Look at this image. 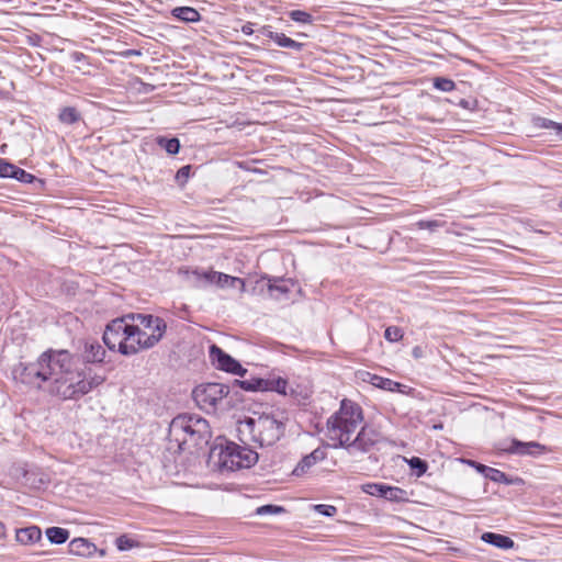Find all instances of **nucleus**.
Masks as SVG:
<instances>
[{
	"mask_svg": "<svg viewBox=\"0 0 562 562\" xmlns=\"http://www.w3.org/2000/svg\"><path fill=\"white\" fill-rule=\"evenodd\" d=\"M258 453L247 446L233 441L217 445L211 451V459H216L217 467L224 471L249 469L258 462Z\"/></svg>",
	"mask_w": 562,
	"mask_h": 562,
	"instance_id": "nucleus-5",
	"label": "nucleus"
},
{
	"mask_svg": "<svg viewBox=\"0 0 562 562\" xmlns=\"http://www.w3.org/2000/svg\"><path fill=\"white\" fill-rule=\"evenodd\" d=\"M268 391H274L279 394L286 395L288 381L283 378H269Z\"/></svg>",
	"mask_w": 562,
	"mask_h": 562,
	"instance_id": "nucleus-32",
	"label": "nucleus"
},
{
	"mask_svg": "<svg viewBox=\"0 0 562 562\" xmlns=\"http://www.w3.org/2000/svg\"><path fill=\"white\" fill-rule=\"evenodd\" d=\"M434 86L441 91H451L454 88V82L447 78L437 77L434 79Z\"/></svg>",
	"mask_w": 562,
	"mask_h": 562,
	"instance_id": "nucleus-37",
	"label": "nucleus"
},
{
	"mask_svg": "<svg viewBox=\"0 0 562 562\" xmlns=\"http://www.w3.org/2000/svg\"><path fill=\"white\" fill-rule=\"evenodd\" d=\"M169 436L179 447L187 443L199 446L209 441L211 430L206 419L198 415L182 414L171 420Z\"/></svg>",
	"mask_w": 562,
	"mask_h": 562,
	"instance_id": "nucleus-4",
	"label": "nucleus"
},
{
	"mask_svg": "<svg viewBox=\"0 0 562 562\" xmlns=\"http://www.w3.org/2000/svg\"><path fill=\"white\" fill-rule=\"evenodd\" d=\"M560 206L562 207V200L560 201Z\"/></svg>",
	"mask_w": 562,
	"mask_h": 562,
	"instance_id": "nucleus-46",
	"label": "nucleus"
},
{
	"mask_svg": "<svg viewBox=\"0 0 562 562\" xmlns=\"http://www.w3.org/2000/svg\"><path fill=\"white\" fill-rule=\"evenodd\" d=\"M55 350H47L43 352L36 362L32 363H19L13 370L12 374L16 381L24 384H34L38 387H45L49 382L53 366V355Z\"/></svg>",
	"mask_w": 562,
	"mask_h": 562,
	"instance_id": "nucleus-7",
	"label": "nucleus"
},
{
	"mask_svg": "<svg viewBox=\"0 0 562 562\" xmlns=\"http://www.w3.org/2000/svg\"><path fill=\"white\" fill-rule=\"evenodd\" d=\"M16 167L18 166L7 161L5 159L0 158V177L13 179Z\"/></svg>",
	"mask_w": 562,
	"mask_h": 562,
	"instance_id": "nucleus-35",
	"label": "nucleus"
},
{
	"mask_svg": "<svg viewBox=\"0 0 562 562\" xmlns=\"http://www.w3.org/2000/svg\"><path fill=\"white\" fill-rule=\"evenodd\" d=\"M237 382L240 385V387L245 391L265 392V391H268V389H269V386H268L269 378L262 379V378L252 376V378H249V379H246L243 381H237Z\"/></svg>",
	"mask_w": 562,
	"mask_h": 562,
	"instance_id": "nucleus-17",
	"label": "nucleus"
},
{
	"mask_svg": "<svg viewBox=\"0 0 562 562\" xmlns=\"http://www.w3.org/2000/svg\"><path fill=\"white\" fill-rule=\"evenodd\" d=\"M239 431L250 434L252 441L260 447H270L282 437L284 425L272 415L261 414L241 422Z\"/></svg>",
	"mask_w": 562,
	"mask_h": 562,
	"instance_id": "nucleus-6",
	"label": "nucleus"
},
{
	"mask_svg": "<svg viewBox=\"0 0 562 562\" xmlns=\"http://www.w3.org/2000/svg\"><path fill=\"white\" fill-rule=\"evenodd\" d=\"M13 179H15L22 183H32L35 180V177L33 175L26 172L24 169L16 167Z\"/></svg>",
	"mask_w": 562,
	"mask_h": 562,
	"instance_id": "nucleus-39",
	"label": "nucleus"
},
{
	"mask_svg": "<svg viewBox=\"0 0 562 562\" xmlns=\"http://www.w3.org/2000/svg\"><path fill=\"white\" fill-rule=\"evenodd\" d=\"M416 226L419 228V229H429V231H435L437 229L438 227H441L442 226V223L439 222V221H419L416 223Z\"/></svg>",
	"mask_w": 562,
	"mask_h": 562,
	"instance_id": "nucleus-41",
	"label": "nucleus"
},
{
	"mask_svg": "<svg viewBox=\"0 0 562 562\" xmlns=\"http://www.w3.org/2000/svg\"><path fill=\"white\" fill-rule=\"evenodd\" d=\"M409 468L415 472L416 476L420 477L428 469L427 462L418 457L406 459Z\"/></svg>",
	"mask_w": 562,
	"mask_h": 562,
	"instance_id": "nucleus-30",
	"label": "nucleus"
},
{
	"mask_svg": "<svg viewBox=\"0 0 562 562\" xmlns=\"http://www.w3.org/2000/svg\"><path fill=\"white\" fill-rule=\"evenodd\" d=\"M241 32L245 34V35H252V34H256V31L254 30V23L251 22H247L246 24H244L241 26Z\"/></svg>",
	"mask_w": 562,
	"mask_h": 562,
	"instance_id": "nucleus-44",
	"label": "nucleus"
},
{
	"mask_svg": "<svg viewBox=\"0 0 562 562\" xmlns=\"http://www.w3.org/2000/svg\"><path fill=\"white\" fill-rule=\"evenodd\" d=\"M172 15L183 22H198L201 19V14L191 7H178L171 11Z\"/></svg>",
	"mask_w": 562,
	"mask_h": 562,
	"instance_id": "nucleus-18",
	"label": "nucleus"
},
{
	"mask_svg": "<svg viewBox=\"0 0 562 562\" xmlns=\"http://www.w3.org/2000/svg\"><path fill=\"white\" fill-rule=\"evenodd\" d=\"M42 538V531L36 526H30L16 531V541L21 544L29 546L37 542Z\"/></svg>",
	"mask_w": 562,
	"mask_h": 562,
	"instance_id": "nucleus-14",
	"label": "nucleus"
},
{
	"mask_svg": "<svg viewBox=\"0 0 562 562\" xmlns=\"http://www.w3.org/2000/svg\"><path fill=\"white\" fill-rule=\"evenodd\" d=\"M362 420L361 407L350 400H342L339 409L326 423V437L331 447L345 449Z\"/></svg>",
	"mask_w": 562,
	"mask_h": 562,
	"instance_id": "nucleus-3",
	"label": "nucleus"
},
{
	"mask_svg": "<svg viewBox=\"0 0 562 562\" xmlns=\"http://www.w3.org/2000/svg\"><path fill=\"white\" fill-rule=\"evenodd\" d=\"M221 272H217V271H204V272H194V276L196 278V282L200 284V285H205V284H216L217 282V277L216 276H220Z\"/></svg>",
	"mask_w": 562,
	"mask_h": 562,
	"instance_id": "nucleus-29",
	"label": "nucleus"
},
{
	"mask_svg": "<svg viewBox=\"0 0 562 562\" xmlns=\"http://www.w3.org/2000/svg\"><path fill=\"white\" fill-rule=\"evenodd\" d=\"M379 441V434L371 427L363 426L352 436L345 449L350 454L363 453L369 451Z\"/></svg>",
	"mask_w": 562,
	"mask_h": 562,
	"instance_id": "nucleus-9",
	"label": "nucleus"
},
{
	"mask_svg": "<svg viewBox=\"0 0 562 562\" xmlns=\"http://www.w3.org/2000/svg\"><path fill=\"white\" fill-rule=\"evenodd\" d=\"M105 349L98 341L85 344L83 358L89 363H99L104 360Z\"/></svg>",
	"mask_w": 562,
	"mask_h": 562,
	"instance_id": "nucleus-13",
	"label": "nucleus"
},
{
	"mask_svg": "<svg viewBox=\"0 0 562 562\" xmlns=\"http://www.w3.org/2000/svg\"><path fill=\"white\" fill-rule=\"evenodd\" d=\"M103 381L100 375L89 378L68 350H55L52 374L44 390L61 400H75L88 394Z\"/></svg>",
	"mask_w": 562,
	"mask_h": 562,
	"instance_id": "nucleus-2",
	"label": "nucleus"
},
{
	"mask_svg": "<svg viewBox=\"0 0 562 562\" xmlns=\"http://www.w3.org/2000/svg\"><path fill=\"white\" fill-rule=\"evenodd\" d=\"M481 539L486 543L504 550L513 549L515 546L513 539L501 533L484 532Z\"/></svg>",
	"mask_w": 562,
	"mask_h": 562,
	"instance_id": "nucleus-15",
	"label": "nucleus"
},
{
	"mask_svg": "<svg viewBox=\"0 0 562 562\" xmlns=\"http://www.w3.org/2000/svg\"><path fill=\"white\" fill-rule=\"evenodd\" d=\"M384 337L387 341L395 342L403 338V331L397 326H389L384 331Z\"/></svg>",
	"mask_w": 562,
	"mask_h": 562,
	"instance_id": "nucleus-36",
	"label": "nucleus"
},
{
	"mask_svg": "<svg viewBox=\"0 0 562 562\" xmlns=\"http://www.w3.org/2000/svg\"><path fill=\"white\" fill-rule=\"evenodd\" d=\"M363 491L372 496L392 497L393 493L398 491V488L384 484L371 483L364 485Z\"/></svg>",
	"mask_w": 562,
	"mask_h": 562,
	"instance_id": "nucleus-20",
	"label": "nucleus"
},
{
	"mask_svg": "<svg viewBox=\"0 0 562 562\" xmlns=\"http://www.w3.org/2000/svg\"><path fill=\"white\" fill-rule=\"evenodd\" d=\"M314 510L317 512L318 514H321L323 516H327V517H331V516L336 515V513H337V508L335 506L327 505V504L314 505Z\"/></svg>",
	"mask_w": 562,
	"mask_h": 562,
	"instance_id": "nucleus-40",
	"label": "nucleus"
},
{
	"mask_svg": "<svg viewBox=\"0 0 562 562\" xmlns=\"http://www.w3.org/2000/svg\"><path fill=\"white\" fill-rule=\"evenodd\" d=\"M229 393V387L222 383H206L198 385L192 396L195 404L206 413H215Z\"/></svg>",
	"mask_w": 562,
	"mask_h": 562,
	"instance_id": "nucleus-8",
	"label": "nucleus"
},
{
	"mask_svg": "<svg viewBox=\"0 0 562 562\" xmlns=\"http://www.w3.org/2000/svg\"><path fill=\"white\" fill-rule=\"evenodd\" d=\"M509 452L520 456H539L548 451L547 447L536 441L521 442L513 440L508 449Z\"/></svg>",
	"mask_w": 562,
	"mask_h": 562,
	"instance_id": "nucleus-11",
	"label": "nucleus"
},
{
	"mask_svg": "<svg viewBox=\"0 0 562 562\" xmlns=\"http://www.w3.org/2000/svg\"><path fill=\"white\" fill-rule=\"evenodd\" d=\"M371 383L376 387L387 391H395L402 386L398 382L378 375H372Z\"/></svg>",
	"mask_w": 562,
	"mask_h": 562,
	"instance_id": "nucleus-25",
	"label": "nucleus"
},
{
	"mask_svg": "<svg viewBox=\"0 0 562 562\" xmlns=\"http://www.w3.org/2000/svg\"><path fill=\"white\" fill-rule=\"evenodd\" d=\"M58 119L64 124H74L80 120V114L75 108L66 106L60 110Z\"/></svg>",
	"mask_w": 562,
	"mask_h": 562,
	"instance_id": "nucleus-24",
	"label": "nucleus"
},
{
	"mask_svg": "<svg viewBox=\"0 0 562 562\" xmlns=\"http://www.w3.org/2000/svg\"><path fill=\"white\" fill-rule=\"evenodd\" d=\"M116 548L120 551H127L134 548H139L140 543L127 535L120 536L115 541Z\"/></svg>",
	"mask_w": 562,
	"mask_h": 562,
	"instance_id": "nucleus-27",
	"label": "nucleus"
},
{
	"mask_svg": "<svg viewBox=\"0 0 562 562\" xmlns=\"http://www.w3.org/2000/svg\"><path fill=\"white\" fill-rule=\"evenodd\" d=\"M0 527H3L2 522H0Z\"/></svg>",
	"mask_w": 562,
	"mask_h": 562,
	"instance_id": "nucleus-47",
	"label": "nucleus"
},
{
	"mask_svg": "<svg viewBox=\"0 0 562 562\" xmlns=\"http://www.w3.org/2000/svg\"><path fill=\"white\" fill-rule=\"evenodd\" d=\"M468 464H470L471 467H473L477 472H480L481 474H483L484 476H486V470L490 469V467L487 465H484V464H481L479 462H475L473 460H468L467 461Z\"/></svg>",
	"mask_w": 562,
	"mask_h": 562,
	"instance_id": "nucleus-43",
	"label": "nucleus"
},
{
	"mask_svg": "<svg viewBox=\"0 0 562 562\" xmlns=\"http://www.w3.org/2000/svg\"><path fill=\"white\" fill-rule=\"evenodd\" d=\"M46 537L52 543L61 544L69 538V531L60 527H50L46 529Z\"/></svg>",
	"mask_w": 562,
	"mask_h": 562,
	"instance_id": "nucleus-23",
	"label": "nucleus"
},
{
	"mask_svg": "<svg viewBox=\"0 0 562 562\" xmlns=\"http://www.w3.org/2000/svg\"><path fill=\"white\" fill-rule=\"evenodd\" d=\"M210 358L212 363L222 371L244 376L246 373V369L241 367V364L231 357L228 353L224 352L216 345H212L210 347Z\"/></svg>",
	"mask_w": 562,
	"mask_h": 562,
	"instance_id": "nucleus-10",
	"label": "nucleus"
},
{
	"mask_svg": "<svg viewBox=\"0 0 562 562\" xmlns=\"http://www.w3.org/2000/svg\"><path fill=\"white\" fill-rule=\"evenodd\" d=\"M289 16L292 21L300 24H312L314 21L313 15L303 10H292L289 12Z\"/></svg>",
	"mask_w": 562,
	"mask_h": 562,
	"instance_id": "nucleus-31",
	"label": "nucleus"
},
{
	"mask_svg": "<svg viewBox=\"0 0 562 562\" xmlns=\"http://www.w3.org/2000/svg\"><path fill=\"white\" fill-rule=\"evenodd\" d=\"M166 329V322L158 316L127 314L106 325L103 341L110 350L134 356L157 345Z\"/></svg>",
	"mask_w": 562,
	"mask_h": 562,
	"instance_id": "nucleus-1",
	"label": "nucleus"
},
{
	"mask_svg": "<svg viewBox=\"0 0 562 562\" xmlns=\"http://www.w3.org/2000/svg\"><path fill=\"white\" fill-rule=\"evenodd\" d=\"M289 283H290V281H285V280H279V281L274 280L273 282L269 281L268 290L270 292V295L277 300H280V299L286 296L291 291ZM291 284L293 285L292 282H291Z\"/></svg>",
	"mask_w": 562,
	"mask_h": 562,
	"instance_id": "nucleus-19",
	"label": "nucleus"
},
{
	"mask_svg": "<svg viewBox=\"0 0 562 562\" xmlns=\"http://www.w3.org/2000/svg\"><path fill=\"white\" fill-rule=\"evenodd\" d=\"M272 42L283 48L300 50L303 44L288 37L284 33L276 32Z\"/></svg>",
	"mask_w": 562,
	"mask_h": 562,
	"instance_id": "nucleus-21",
	"label": "nucleus"
},
{
	"mask_svg": "<svg viewBox=\"0 0 562 562\" xmlns=\"http://www.w3.org/2000/svg\"><path fill=\"white\" fill-rule=\"evenodd\" d=\"M274 33L270 25L260 26L256 30V40L266 45L269 40H273Z\"/></svg>",
	"mask_w": 562,
	"mask_h": 562,
	"instance_id": "nucleus-33",
	"label": "nucleus"
},
{
	"mask_svg": "<svg viewBox=\"0 0 562 562\" xmlns=\"http://www.w3.org/2000/svg\"><path fill=\"white\" fill-rule=\"evenodd\" d=\"M190 170H191V167L190 166H183L181 167L178 171H177V175H176V180L179 182V183H184L187 182L189 176H190Z\"/></svg>",
	"mask_w": 562,
	"mask_h": 562,
	"instance_id": "nucleus-42",
	"label": "nucleus"
},
{
	"mask_svg": "<svg viewBox=\"0 0 562 562\" xmlns=\"http://www.w3.org/2000/svg\"><path fill=\"white\" fill-rule=\"evenodd\" d=\"M532 122L533 125L538 128L554 130L557 134H560L562 132V124L551 121L549 119L537 116L533 117Z\"/></svg>",
	"mask_w": 562,
	"mask_h": 562,
	"instance_id": "nucleus-26",
	"label": "nucleus"
},
{
	"mask_svg": "<svg viewBox=\"0 0 562 562\" xmlns=\"http://www.w3.org/2000/svg\"><path fill=\"white\" fill-rule=\"evenodd\" d=\"M412 353L415 358H420L423 355V349L419 346H416L413 348Z\"/></svg>",
	"mask_w": 562,
	"mask_h": 562,
	"instance_id": "nucleus-45",
	"label": "nucleus"
},
{
	"mask_svg": "<svg viewBox=\"0 0 562 562\" xmlns=\"http://www.w3.org/2000/svg\"><path fill=\"white\" fill-rule=\"evenodd\" d=\"M217 277L216 285L220 288H234L236 285H239V289L241 292L245 291V281L237 277H232L226 273L221 272Z\"/></svg>",
	"mask_w": 562,
	"mask_h": 562,
	"instance_id": "nucleus-22",
	"label": "nucleus"
},
{
	"mask_svg": "<svg viewBox=\"0 0 562 562\" xmlns=\"http://www.w3.org/2000/svg\"><path fill=\"white\" fill-rule=\"evenodd\" d=\"M326 458V453L323 449L317 448L312 451L310 454L305 456L294 468L293 474L299 476L306 473L313 465L317 462L324 460Z\"/></svg>",
	"mask_w": 562,
	"mask_h": 562,
	"instance_id": "nucleus-12",
	"label": "nucleus"
},
{
	"mask_svg": "<svg viewBox=\"0 0 562 562\" xmlns=\"http://www.w3.org/2000/svg\"><path fill=\"white\" fill-rule=\"evenodd\" d=\"M69 550L71 553L89 557L95 550V546L83 538H76L69 542Z\"/></svg>",
	"mask_w": 562,
	"mask_h": 562,
	"instance_id": "nucleus-16",
	"label": "nucleus"
},
{
	"mask_svg": "<svg viewBox=\"0 0 562 562\" xmlns=\"http://www.w3.org/2000/svg\"><path fill=\"white\" fill-rule=\"evenodd\" d=\"M283 512L284 508L277 505H263L256 509V514L259 516L281 514Z\"/></svg>",
	"mask_w": 562,
	"mask_h": 562,
	"instance_id": "nucleus-38",
	"label": "nucleus"
},
{
	"mask_svg": "<svg viewBox=\"0 0 562 562\" xmlns=\"http://www.w3.org/2000/svg\"><path fill=\"white\" fill-rule=\"evenodd\" d=\"M157 144L170 155L177 154L180 149V143L178 138L159 137L157 139Z\"/></svg>",
	"mask_w": 562,
	"mask_h": 562,
	"instance_id": "nucleus-28",
	"label": "nucleus"
},
{
	"mask_svg": "<svg viewBox=\"0 0 562 562\" xmlns=\"http://www.w3.org/2000/svg\"><path fill=\"white\" fill-rule=\"evenodd\" d=\"M486 479L496 482V483H505L509 484L510 481L507 479L506 474L497 469L491 468L486 470Z\"/></svg>",
	"mask_w": 562,
	"mask_h": 562,
	"instance_id": "nucleus-34",
	"label": "nucleus"
}]
</instances>
